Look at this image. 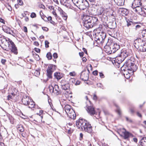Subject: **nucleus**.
I'll return each mask as SVG.
<instances>
[{
	"label": "nucleus",
	"mask_w": 146,
	"mask_h": 146,
	"mask_svg": "<svg viewBox=\"0 0 146 146\" xmlns=\"http://www.w3.org/2000/svg\"><path fill=\"white\" fill-rule=\"evenodd\" d=\"M76 125L78 129H81L83 131H84L91 135L93 134L92 127L90 122L85 119L80 118L76 121Z\"/></svg>",
	"instance_id": "f257e3e1"
},
{
	"label": "nucleus",
	"mask_w": 146,
	"mask_h": 146,
	"mask_svg": "<svg viewBox=\"0 0 146 146\" xmlns=\"http://www.w3.org/2000/svg\"><path fill=\"white\" fill-rule=\"evenodd\" d=\"M128 55V52L125 49H122L121 51L120 54H118L115 58H113L115 59L112 60V62L114 65H119Z\"/></svg>",
	"instance_id": "f03ea898"
},
{
	"label": "nucleus",
	"mask_w": 146,
	"mask_h": 146,
	"mask_svg": "<svg viewBox=\"0 0 146 146\" xmlns=\"http://www.w3.org/2000/svg\"><path fill=\"white\" fill-rule=\"evenodd\" d=\"M135 60L134 58L131 57L126 60L123 65L125 66H127L130 69H133L135 71H136L137 69V66L135 64Z\"/></svg>",
	"instance_id": "7ed1b4c3"
},
{
	"label": "nucleus",
	"mask_w": 146,
	"mask_h": 146,
	"mask_svg": "<svg viewBox=\"0 0 146 146\" xmlns=\"http://www.w3.org/2000/svg\"><path fill=\"white\" fill-rule=\"evenodd\" d=\"M9 50H11V53H13L17 55L18 53V50L14 42L8 46V48L5 50L6 51H9Z\"/></svg>",
	"instance_id": "20e7f679"
},
{
	"label": "nucleus",
	"mask_w": 146,
	"mask_h": 146,
	"mask_svg": "<svg viewBox=\"0 0 146 146\" xmlns=\"http://www.w3.org/2000/svg\"><path fill=\"white\" fill-rule=\"evenodd\" d=\"M123 129H124L125 131L122 132L123 134L122 135H121V137H123L124 139L129 141V138L130 137H133L134 136L132 134L127 131L125 128H123Z\"/></svg>",
	"instance_id": "39448f33"
},
{
	"label": "nucleus",
	"mask_w": 146,
	"mask_h": 146,
	"mask_svg": "<svg viewBox=\"0 0 146 146\" xmlns=\"http://www.w3.org/2000/svg\"><path fill=\"white\" fill-rule=\"evenodd\" d=\"M86 110L88 113L91 115H97L98 112L96 111L93 106H88L87 104L86 105Z\"/></svg>",
	"instance_id": "423d86ee"
},
{
	"label": "nucleus",
	"mask_w": 146,
	"mask_h": 146,
	"mask_svg": "<svg viewBox=\"0 0 146 146\" xmlns=\"http://www.w3.org/2000/svg\"><path fill=\"white\" fill-rule=\"evenodd\" d=\"M81 19L83 20L82 22H84L85 24L86 23H89V22H92V19L93 17H90L89 15H86L84 14L82 16Z\"/></svg>",
	"instance_id": "0eeeda50"
},
{
	"label": "nucleus",
	"mask_w": 146,
	"mask_h": 146,
	"mask_svg": "<svg viewBox=\"0 0 146 146\" xmlns=\"http://www.w3.org/2000/svg\"><path fill=\"white\" fill-rule=\"evenodd\" d=\"M64 75V74L62 73L59 72H56L54 75V79H56L58 81L61 79Z\"/></svg>",
	"instance_id": "6e6552de"
},
{
	"label": "nucleus",
	"mask_w": 146,
	"mask_h": 146,
	"mask_svg": "<svg viewBox=\"0 0 146 146\" xmlns=\"http://www.w3.org/2000/svg\"><path fill=\"white\" fill-rule=\"evenodd\" d=\"M46 75L47 77V78L45 80H43V82L46 83L49 79H52V74L53 72L52 71H49L48 70H46Z\"/></svg>",
	"instance_id": "1a4fd4ad"
},
{
	"label": "nucleus",
	"mask_w": 146,
	"mask_h": 146,
	"mask_svg": "<svg viewBox=\"0 0 146 146\" xmlns=\"http://www.w3.org/2000/svg\"><path fill=\"white\" fill-rule=\"evenodd\" d=\"M67 114L68 116L70 118L74 119L76 118V115L75 113V112L73 110V108L72 109V111L67 113Z\"/></svg>",
	"instance_id": "9d476101"
},
{
	"label": "nucleus",
	"mask_w": 146,
	"mask_h": 146,
	"mask_svg": "<svg viewBox=\"0 0 146 146\" xmlns=\"http://www.w3.org/2000/svg\"><path fill=\"white\" fill-rule=\"evenodd\" d=\"M121 69L123 71V74L124 76H125V75L126 74H128L130 73L129 72V71H128L127 70H130V68H129L125 66H124V65H123L121 67ZM133 69H131V70Z\"/></svg>",
	"instance_id": "9b49d317"
},
{
	"label": "nucleus",
	"mask_w": 146,
	"mask_h": 146,
	"mask_svg": "<svg viewBox=\"0 0 146 146\" xmlns=\"http://www.w3.org/2000/svg\"><path fill=\"white\" fill-rule=\"evenodd\" d=\"M57 68V67L56 65L50 64L47 68L46 70L52 71V72H53Z\"/></svg>",
	"instance_id": "f8f14e48"
},
{
	"label": "nucleus",
	"mask_w": 146,
	"mask_h": 146,
	"mask_svg": "<svg viewBox=\"0 0 146 146\" xmlns=\"http://www.w3.org/2000/svg\"><path fill=\"white\" fill-rule=\"evenodd\" d=\"M61 88L63 90H69L70 88V85L68 82H66V83L63 84L61 83Z\"/></svg>",
	"instance_id": "ddd939ff"
},
{
	"label": "nucleus",
	"mask_w": 146,
	"mask_h": 146,
	"mask_svg": "<svg viewBox=\"0 0 146 146\" xmlns=\"http://www.w3.org/2000/svg\"><path fill=\"white\" fill-rule=\"evenodd\" d=\"M120 46L117 43L113 44L112 46V48L113 50V53H115L117 50L119 49Z\"/></svg>",
	"instance_id": "4468645a"
},
{
	"label": "nucleus",
	"mask_w": 146,
	"mask_h": 146,
	"mask_svg": "<svg viewBox=\"0 0 146 146\" xmlns=\"http://www.w3.org/2000/svg\"><path fill=\"white\" fill-rule=\"evenodd\" d=\"M109 28L111 29H113L117 27L116 23L115 21L110 22L109 23Z\"/></svg>",
	"instance_id": "2eb2a0df"
},
{
	"label": "nucleus",
	"mask_w": 146,
	"mask_h": 146,
	"mask_svg": "<svg viewBox=\"0 0 146 146\" xmlns=\"http://www.w3.org/2000/svg\"><path fill=\"white\" fill-rule=\"evenodd\" d=\"M2 30L5 33L8 34H11V32H10L11 31V29L6 25H3L2 26Z\"/></svg>",
	"instance_id": "dca6fc26"
},
{
	"label": "nucleus",
	"mask_w": 146,
	"mask_h": 146,
	"mask_svg": "<svg viewBox=\"0 0 146 146\" xmlns=\"http://www.w3.org/2000/svg\"><path fill=\"white\" fill-rule=\"evenodd\" d=\"M94 23L93 21V23L92 22H89V23H86V24H85L84 22H82L83 26L85 27L87 29H89L93 27V25H92V24Z\"/></svg>",
	"instance_id": "f3484780"
},
{
	"label": "nucleus",
	"mask_w": 146,
	"mask_h": 146,
	"mask_svg": "<svg viewBox=\"0 0 146 146\" xmlns=\"http://www.w3.org/2000/svg\"><path fill=\"white\" fill-rule=\"evenodd\" d=\"M139 143L141 146H146V137H143L140 140Z\"/></svg>",
	"instance_id": "a211bd4d"
},
{
	"label": "nucleus",
	"mask_w": 146,
	"mask_h": 146,
	"mask_svg": "<svg viewBox=\"0 0 146 146\" xmlns=\"http://www.w3.org/2000/svg\"><path fill=\"white\" fill-rule=\"evenodd\" d=\"M116 4L119 6L123 5L124 4L125 0H113Z\"/></svg>",
	"instance_id": "6ab92c4d"
},
{
	"label": "nucleus",
	"mask_w": 146,
	"mask_h": 146,
	"mask_svg": "<svg viewBox=\"0 0 146 146\" xmlns=\"http://www.w3.org/2000/svg\"><path fill=\"white\" fill-rule=\"evenodd\" d=\"M125 19L127 23V27H129V26H131V24L134 25L133 23L134 22L133 21V20L132 19H127L126 17H125Z\"/></svg>",
	"instance_id": "aec40b11"
},
{
	"label": "nucleus",
	"mask_w": 146,
	"mask_h": 146,
	"mask_svg": "<svg viewBox=\"0 0 146 146\" xmlns=\"http://www.w3.org/2000/svg\"><path fill=\"white\" fill-rule=\"evenodd\" d=\"M65 111L66 113H69L70 111H72V109L73 108L72 107L68 105H65Z\"/></svg>",
	"instance_id": "412c9836"
},
{
	"label": "nucleus",
	"mask_w": 146,
	"mask_h": 146,
	"mask_svg": "<svg viewBox=\"0 0 146 146\" xmlns=\"http://www.w3.org/2000/svg\"><path fill=\"white\" fill-rule=\"evenodd\" d=\"M17 128L18 130L20 132H23L24 131V128L23 125L21 124H19L17 126Z\"/></svg>",
	"instance_id": "4be33fe9"
},
{
	"label": "nucleus",
	"mask_w": 146,
	"mask_h": 146,
	"mask_svg": "<svg viewBox=\"0 0 146 146\" xmlns=\"http://www.w3.org/2000/svg\"><path fill=\"white\" fill-rule=\"evenodd\" d=\"M54 87L55 88V91H56V95H58L61 94L62 92L60 90H58L59 89V87L58 85L57 84H55L54 85Z\"/></svg>",
	"instance_id": "5701e85b"
},
{
	"label": "nucleus",
	"mask_w": 146,
	"mask_h": 146,
	"mask_svg": "<svg viewBox=\"0 0 146 146\" xmlns=\"http://www.w3.org/2000/svg\"><path fill=\"white\" fill-rule=\"evenodd\" d=\"M46 20H45V21L47 22V21H49L50 23L53 25H55V22L52 20V17L51 16H49L48 17H46Z\"/></svg>",
	"instance_id": "b1692460"
},
{
	"label": "nucleus",
	"mask_w": 146,
	"mask_h": 146,
	"mask_svg": "<svg viewBox=\"0 0 146 146\" xmlns=\"http://www.w3.org/2000/svg\"><path fill=\"white\" fill-rule=\"evenodd\" d=\"M140 50H141V51L142 52H146V42L141 44V45Z\"/></svg>",
	"instance_id": "393cba45"
},
{
	"label": "nucleus",
	"mask_w": 146,
	"mask_h": 146,
	"mask_svg": "<svg viewBox=\"0 0 146 146\" xmlns=\"http://www.w3.org/2000/svg\"><path fill=\"white\" fill-rule=\"evenodd\" d=\"M107 46H104V49H106V47ZM108 47V48L107 49H106V50H105V51L106 52V53H107L108 54H111L112 53H113V50H110L109 51L108 49H111V47H110L109 46H107Z\"/></svg>",
	"instance_id": "a878e982"
},
{
	"label": "nucleus",
	"mask_w": 146,
	"mask_h": 146,
	"mask_svg": "<svg viewBox=\"0 0 146 146\" xmlns=\"http://www.w3.org/2000/svg\"><path fill=\"white\" fill-rule=\"evenodd\" d=\"M40 68H38V69H36L34 73V75L36 77H38L40 75Z\"/></svg>",
	"instance_id": "bb28decb"
},
{
	"label": "nucleus",
	"mask_w": 146,
	"mask_h": 146,
	"mask_svg": "<svg viewBox=\"0 0 146 146\" xmlns=\"http://www.w3.org/2000/svg\"><path fill=\"white\" fill-rule=\"evenodd\" d=\"M60 13L63 17H66L65 19H64V20H66L68 17V16L66 15V13L63 11H61L60 12Z\"/></svg>",
	"instance_id": "cd10ccee"
},
{
	"label": "nucleus",
	"mask_w": 146,
	"mask_h": 146,
	"mask_svg": "<svg viewBox=\"0 0 146 146\" xmlns=\"http://www.w3.org/2000/svg\"><path fill=\"white\" fill-rule=\"evenodd\" d=\"M40 14L42 19L44 21L45 20H46V17H47L44 15L43 14L42 10H41L40 11Z\"/></svg>",
	"instance_id": "c85d7f7f"
},
{
	"label": "nucleus",
	"mask_w": 146,
	"mask_h": 146,
	"mask_svg": "<svg viewBox=\"0 0 146 146\" xmlns=\"http://www.w3.org/2000/svg\"><path fill=\"white\" fill-rule=\"evenodd\" d=\"M123 9V8H122ZM123 10H121V12L125 16H127L129 13V12L128 10L125 8H123Z\"/></svg>",
	"instance_id": "c756f323"
},
{
	"label": "nucleus",
	"mask_w": 146,
	"mask_h": 146,
	"mask_svg": "<svg viewBox=\"0 0 146 146\" xmlns=\"http://www.w3.org/2000/svg\"><path fill=\"white\" fill-rule=\"evenodd\" d=\"M46 56L48 60H51L52 58V55L50 52H48L47 53Z\"/></svg>",
	"instance_id": "7c9ffc66"
},
{
	"label": "nucleus",
	"mask_w": 146,
	"mask_h": 146,
	"mask_svg": "<svg viewBox=\"0 0 146 146\" xmlns=\"http://www.w3.org/2000/svg\"><path fill=\"white\" fill-rule=\"evenodd\" d=\"M98 10V14L99 15H102V13H103V12L104 11V9L103 8V7H101L100 8V9H97Z\"/></svg>",
	"instance_id": "2f4dec72"
},
{
	"label": "nucleus",
	"mask_w": 146,
	"mask_h": 146,
	"mask_svg": "<svg viewBox=\"0 0 146 146\" xmlns=\"http://www.w3.org/2000/svg\"><path fill=\"white\" fill-rule=\"evenodd\" d=\"M102 40H104V39L106 36V34L104 31H102L100 35Z\"/></svg>",
	"instance_id": "473e14b6"
},
{
	"label": "nucleus",
	"mask_w": 146,
	"mask_h": 146,
	"mask_svg": "<svg viewBox=\"0 0 146 146\" xmlns=\"http://www.w3.org/2000/svg\"><path fill=\"white\" fill-rule=\"evenodd\" d=\"M141 12H139L138 13L139 15L143 16L144 17H146V12L144 11L143 10V7L142 8V10H141Z\"/></svg>",
	"instance_id": "72a5a7b5"
},
{
	"label": "nucleus",
	"mask_w": 146,
	"mask_h": 146,
	"mask_svg": "<svg viewBox=\"0 0 146 146\" xmlns=\"http://www.w3.org/2000/svg\"><path fill=\"white\" fill-rule=\"evenodd\" d=\"M67 0H60L61 4L66 7H68V5L66 4Z\"/></svg>",
	"instance_id": "f704fd0d"
},
{
	"label": "nucleus",
	"mask_w": 146,
	"mask_h": 146,
	"mask_svg": "<svg viewBox=\"0 0 146 146\" xmlns=\"http://www.w3.org/2000/svg\"><path fill=\"white\" fill-rule=\"evenodd\" d=\"M84 2V6L85 7L84 8H83V9L87 8L89 6V5L88 2L87 0H85Z\"/></svg>",
	"instance_id": "c9c22d12"
},
{
	"label": "nucleus",
	"mask_w": 146,
	"mask_h": 146,
	"mask_svg": "<svg viewBox=\"0 0 146 146\" xmlns=\"http://www.w3.org/2000/svg\"><path fill=\"white\" fill-rule=\"evenodd\" d=\"M114 105L117 108V110L116 111V112L118 113L119 115H121V112L120 110L119 109V107L116 104H114Z\"/></svg>",
	"instance_id": "e433bc0d"
},
{
	"label": "nucleus",
	"mask_w": 146,
	"mask_h": 146,
	"mask_svg": "<svg viewBox=\"0 0 146 146\" xmlns=\"http://www.w3.org/2000/svg\"><path fill=\"white\" fill-rule=\"evenodd\" d=\"M31 106H29L28 107L29 108H35V106H36V104L34 102H31L30 103V104Z\"/></svg>",
	"instance_id": "4c0bfd02"
},
{
	"label": "nucleus",
	"mask_w": 146,
	"mask_h": 146,
	"mask_svg": "<svg viewBox=\"0 0 146 146\" xmlns=\"http://www.w3.org/2000/svg\"><path fill=\"white\" fill-rule=\"evenodd\" d=\"M48 103L49 104V105H50V106L51 109H52V110H53V111H54L56 112H57L58 113L60 114V113L58 111H56V109H53L52 108V107H53V105H52V103L50 102V100H48Z\"/></svg>",
	"instance_id": "58836bf2"
},
{
	"label": "nucleus",
	"mask_w": 146,
	"mask_h": 146,
	"mask_svg": "<svg viewBox=\"0 0 146 146\" xmlns=\"http://www.w3.org/2000/svg\"><path fill=\"white\" fill-rule=\"evenodd\" d=\"M6 39L8 40L7 44L8 46L10 45L11 44L14 43V42L9 38H7Z\"/></svg>",
	"instance_id": "ea45409f"
},
{
	"label": "nucleus",
	"mask_w": 146,
	"mask_h": 146,
	"mask_svg": "<svg viewBox=\"0 0 146 146\" xmlns=\"http://www.w3.org/2000/svg\"><path fill=\"white\" fill-rule=\"evenodd\" d=\"M27 101V100H26V99L25 98V97L23 96L21 100V102L22 104L23 105H25Z\"/></svg>",
	"instance_id": "a19ab883"
},
{
	"label": "nucleus",
	"mask_w": 146,
	"mask_h": 146,
	"mask_svg": "<svg viewBox=\"0 0 146 146\" xmlns=\"http://www.w3.org/2000/svg\"><path fill=\"white\" fill-rule=\"evenodd\" d=\"M146 29H144L142 30L141 32V34L142 36V38H144L145 36V35L146 34Z\"/></svg>",
	"instance_id": "79ce46f5"
},
{
	"label": "nucleus",
	"mask_w": 146,
	"mask_h": 146,
	"mask_svg": "<svg viewBox=\"0 0 146 146\" xmlns=\"http://www.w3.org/2000/svg\"><path fill=\"white\" fill-rule=\"evenodd\" d=\"M44 43L45 48H48L49 47V42L48 40H45Z\"/></svg>",
	"instance_id": "37998d69"
},
{
	"label": "nucleus",
	"mask_w": 146,
	"mask_h": 146,
	"mask_svg": "<svg viewBox=\"0 0 146 146\" xmlns=\"http://www.w3.org/2000/svg\"><path fill=\"white\" fill-rule=\"evenodd\" d=\"M125 118L126 121L127 122H129V123H133V121L131 119H129L128 117L126 116L125 117Z\"/></svg>",
	"instance_id": "c03bdc74"
},
{
	"label": "nucleus",
	"mask_w": 146,
	"mask_h": 146,
	"mask_svg": "<svg viewBox=\"0 0 146 146\" xmlns=\"http://www.w3.org/2000/svg\"><path fill=\"white\" fill-rule=\"evenodd\" d=\"M30 17L32 18H35L36 17V15L35 13L32 12L31 14Z\"/></svg>",
	"instance_id": "a18cd8bd"
},
{
	"label": "nucleus",
	"mask_w": 146,
	"mask_h": 146,
	"mask_svg": "<svg viewBox=\"0 0 146 146\" xmlns=\"http://www.w3.org/2000/svg\"><path fill=\"white\" fill-rule=\"evenodd\" d=\"M34 57L36 61H38L40 60L39 56L37 54H36V55Z\"/></svg>",
	"instance_id": "49530a36"
},
{
	"label": "nucleus",
	"mask_w": 146,
	"mask_h": 146,
	"mask_svg": "<svg viewBox=\"0 0 146 146\" xmlns=\"http://www.w3.org/2000/svg\"><path fill=\"white\" fill-rule=\"evenodd\" d=\"M14 89H13V90H14V92H16L15 93V92H13L11 93V94L12 95L14 96L17 94V89L15 88H14Z\"/></svg>",
	"instance_id": "de8ad7c7"
},
{
	"label": "nucleus",
	"mask_w": 146,
	"mask_h": 146,
	"mask_svg": "<svg viewBox=\"0 0 146 146\" xmlns=\"http://www.w3.org/2000/svg\"><path fill=\"white\" fill-rule=\"evenodd\" d=\"M52 56L54 59H56L58 58V55L56 52H54L52 55Z\"/></svg>",
	"instance_id": "09e8293b"
},
{
	"label": "nucleus",
	"mask_w": 146,
	"mask_h": 146,
	"mask_svg": "<svg viewBox=\"0 0 146 146\" xmlns=\"http://www.w3.org/2000/svg\"><path fill=\"white\" fill-rule=\"evenodd\" d=\"M18 3L20 5H23V3L22 0H17Z\"/></svg>",
	"instance_id": "8fccbe9b"
},
{
	"label": "nucleus",
	"mask_w": 146,
	"mask_h": 146,
	"mask_svg": "<svg viewBox=\"0 0 146 146\" xmlns=\"http://www.w3.org/2000/svg\"><path fill=\"white\" fill-rule=\"evenodd\" d=\"M99 4L98 3L94 4L92 5L93 7H94L95 9H98V7L99 6Z\"/></svg>",
	"instance_id": "3c124183"
},
{
	"label": "nucleus",
	"mask_w": 146,
	"mask_h": 146,
	"mask_svg": "<svg viewBox=\"0 0 146 146\" xmlns=\"http://www.w3.org/2000/svg\"><path fill=\"white\" fill-rule=\"evenodd\" d=\"M99 74L101 78H104L105 77L104 75L103 74V72H99Z\"/></svg>",
	"instance_id": "603ef678"
},
{
	"label": "nucleus",
	"mask_w": 146,
	"mask_h": 146,
	"mask_svg": "<svg viewBox=\"0 0 146 146\" xmlns=\"http://www.w3.org/2000/svg\"><path fill=\"white\" fill-rule=\"evenodd\" d=\"M34 50L37 53H40L41 50L40 49L37 48H34Z\"/></svg>",
	"instance_id": "864d4df0"
},
{
	"label": "nucleus",
	"mask_w": 146,
	"mask_h": 146,
	"mask_svg": "<svg viewBox=\"0 0 146 146\" xmlns=\"http://www.w3.org/2000/svg\"><path fill=\"white\" fill-rule=\"evenodd\" d=\"M98 71L96 70L92 72V74L94 76H97L98 74Z\"/></svg>",
	"instance_id": "5fc2aeb1"
},
{
	"label": "nucleus",
	"mask_w": 146,
	"mask_h": 146,
	"mask_svg": "<svg viewBox=\"0 0 146 146\" xmlns=\"http://www.w3.org/2000/svg\"><path fill=\"white\" fill-rule=\"evenodd\" d=\"M131 74H130V73L128 74H126L125 75V76H124L125 78H126L127 79H129V78L130 76L131 75Z\"/></svg>",
	"instance_id": "6e6d98bb"
},
{
	"label": "nucleus",
	"mask_w": 146,
	"mask_h": 146,
	"mask_svg": "<svg viewBox=\"0 0 146 146\" xmlns=\"http://www.w3.org/2000/svg\"><path fill=\"white\" fill-rule=\"evenodd\" d=\"M76 81V79L75 78H70L69 80V82H72L73 83H74Z\"/></svg>",
	"instance_id": "4d7b16f0"
},
{
	"label": "nucleus",
	"mask_w": 146,
	"mask_h": 146,
	"mask_svg": "<svg viewBox=\"0 0 146 146\" xmlns=\"http://www.w3.org/2000/svg\"><path fill=\"white\" fill-rule=\"evenodd\" d=\"M141 39L140 38H137L136 39L135 41H134V44H136V43L135 42V41H138V42L139 43L141 42Z\"/></svg>",
	"instance_id": "13d9d810"
},
{
	"label": "nucleus",
	"mask_w": 146,
	"mask_h": 146,
	"mask_svg": "<svg viewBox=\"0 0 146 146\" xmlns=\"http://www.w3.org/2000/svg\"><path fill=\"white\" fill-rule=\"evenodd\" d=\"M42 28L44 31L46 32L48 31L49 30V29L46 27H42Z\"/></svg>",
	"instance_id": "bf43d9fd"
},
{
	"label": "nucleus",
	"mask_w": 146,
	"mask_h": 146,
	"mask_svg": "<svg viewBox=\"0 0 146 146\" xmlns=\"http://www.w3.org/2000/svg\"><path fill=\"white\" fill-rule=\"evenodd\" d=\"M56 10H53L52 13L53 15L56 18V17H58V16L56 12Z\"/></svg>",
	"instance_id": "052dcab7"
},
{
	"label": "nucleus",
	"mask_w": 146,
	"mask_h": 146,
	"mask_svg": "<svg viewBox=\"0 0 146 146\" xmlns=\"http://www.w3.org/2000/svg\"><path fill=\"white\" fill-rule=\"evenodd\" d=\"M103 25L105 27V28L106 29L107 28H109V24H108L106 23V22L104 23Z\"/></svg>",
	"instance_id": "680f3d73"
},
{
	"label": "nucleus",
	"mask_w": 146,
	"mask_h": 146,
	"mask_svg": "<svg viewBox=\"0 0 146 146\" xmlns=\"http://www.w3.org/2000/svg\"><path fill=\"white\" fill-rule=\"evenodd\" d=\"M121 129H117V133L118 134H119V135L121 137V135H122V134H123L122 133H121Z\"/></svg>",
	"instance_id": "e2e57ef3"
},
{
	"label": "nucleus",
	"mask_w": 146,
	"mask_h": 146,
	"mask_svg": "<svg viewBox=\"0 0 146 146\" xmlns=\"http://www.w3.org/2000/svg\"><path fill=\"white\" fill-rule=\"evenodd\" d=\"M83 134L82 133H80V140L81 141L83 138Z\"/></svg>",
	"instance_id": "0e129e2a"
},
{
	"label": "nucleus",
	"mask_w": 146,
	"mask_h": 146,
	"mask_svg": "<svg viewBox=\"0 0 146 146\" xmlns=\"http://www.w3.org/2000/svg\"><path fill=\"white\" fill-rule=\"evenodd\" d=\"M98 99V97L96 94H94L93 96V99L95 100H96Z\"/></svg>",
	"instance_id": "69168bd1"
},
{
	"label": "nucleus",
	"mask_w": 146,
	"mask_h": 146,
	"mask_svg": "<svg viewBox=\"0 0 146 146\" xmlns=\"http://www.w3.org/2000/svg\"><path fill=\"white\" fill-rule=\"evenodd\" d=\"M83 143L82 142L78 141L76 143V146H82Z\"/></svg>",
	"instance_id": "338daca9"
},
{
	"label": "nucleus",
	"mask_w": 146,
	"mask_h": 146,
	"mask_svg": "<svg viewBox=\"0 0 146 146\" xmlns=\"http://www.w3.org/2000/svg\"><path fill=\"white\" fill-rule=\"evenodd\" d=\"M23 30L25 32L27 33L28 32L26 26H24L23 27Z\"/></svg>",
	"instance_id": "774afa93"
}]
</instances>
